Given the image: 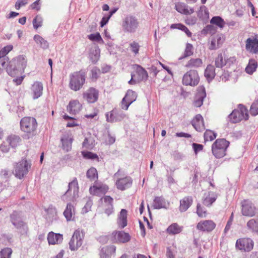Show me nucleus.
Returning <instances> with one entry per match:
<instances>
[{"mask_svg": "<svg viewBox=\"0 0 258 258\" xmlns=\"http://www.w3.org/2000/svg\"><path fill=\"white\" fill-rule=\"evenodd\" d=\"M27 62V59L24 55H19L9 61L6 67V71L10 76L15 77L20 73L24 72Z\"/></svg>", "mask_w": 258, "mask_h": 258, "instance_id": "nucleus-1", "label": "nucleus"}, {"mask_svg": "<svg viewBox=\"0 0 258 258\" xmlns=\"http://www.w3.org/2000/svg\"><path fill=\"white\" fill-rule=\"evenodd\" d=\"M140 26L138 18L132 15H128L122 19L121 28L124 33H135Z\"/></svg>", "mask_w": 258, "mask_h": 258, "instance_id": "nucleus-2", "label": "nucleus"}, {"mask_svg": "<svg viewBox=\"0 0 258 258\" xmlns=\"http://www.w3.org/2000/svg\"><path fill=\"white\" fill-rule=\"evenodd\" d=\"M20 128L29 137L35 135L37 127L36 119L32 117H24L20 121Z\"/></svg>", "mask_w": 258, "mask_h": 258, "instance_id": "nucleus-3", "label": "nucleus"}, {"mask_svg": "<svg viewBox=\"0 0 258 258\" xmlns=\"http://www.w3.org/2000/svg\"><path fill=\"white\" fill-rule=\"evenodd\" d=\"M10 221L19 233L21 235L27 234L28 227L27 223L23 220L20 213L16 211L13 212L10 215Z\"/></svg>", "mask_w": 258, "mask_h": 258, "instance_id": "nucleus-4", "label": "nucleus"}, {"mask_svg": "<svg viewBox=\"0 0 258 258\" xmlns=\"http://www.w3.org/2000/svg\"><path fill=\"white\" fill-rule=\"evenodd\" d=\"M31 167V161L22 159L20 161L15 164L13 173L16 177L21 179L27 174Z\"/></svg>", "mask_w": 258, "mask_h": 258, "instance_id": "nucleus-5", "label": "nucleus"}, {"mask_svg": "<svg viewBox=\"0 0 258 258\" xmlns=\"http://www.w3.org/2000/svg\"><path fill=\"white\" fill-rule=\"evenodd\" d=\"M248 118V110L242 104L238 105V109L234 110L232 112L228 115V119L232 123H237L242 119L247 120Z\"/></svg>", "mask_w": 258, "mask_h": 258, "instance_id": "nucleus-6", "label": "nucleus"}, {"mask_svg": "<svg viewBox=\"0 0 258 258\" xmlns=\"http://www.w3.org/2000/svg\"><path fill=\"white\" fill-rule=\"evenodd\" d=\"M85 82V76L81 72H75L70 76L69 86L70 88L75 91L79 90Z\"/></svg>", "mask_w": 258, "mask_h": 258, "instance_id": "nucleus-7", "label": "nucleus"}, {"mask_svg": "<svg viewBox=\"0 0 258 258\" xmlns=\"http://www.w3.org/2000/svg\"><path fill=\"white\" fill-rule=\"evenodd\" d=\"M69 189L62 196L61 199L64 201H74L78 197L79 187L77 179L75 178L69 183Z\"/></svg>", "mask_w": 258, "mask_h": 258, "instance_id": "nucleus-8", "label": "nucleus"}, {"mask_svg": "<svg viewBox=\"0 0 258 258\" xmlns=\"http://www.w3.org/2000/svg\"><path fill=\"white\" fill-rule=\"evenodd\" d=\"M254 247V241L249 237H241L238 238L235 243L236 249L241 252H250Z\"/></svg>", "mask_w": 258, "mask_h": 258, "instance_id": "nucleus-9", "label": "nucleus"}, {"mask_svg": "<svg viewBox=\"0 0 258 258\" xmlns=\"http://www.w3.org/2000/svg\"><path fill=\"white\" fill-rule=\"evenodd\" d=\"M84 236V233L82 231L75 230L69 242L70 250L72 251L77 250L82 245Z\"/></svg>", "mask_w": 258, "mask_h": 258, "instance_id": "nucleus-10", "label": "nucleus"}, {"mask_svg": "<svg viewBox=\"0 0 258 258\" xmlns=\"http://www.w3.org/2000/svg\"><path fill=\"white\" fill-rule=\"evenodd\" d=\"M198 73L195 70H190L185 73L182 78L183 84L186 86H195L199 82Z\"/></svg>", "mask_w": 258, "mask_h": 258, "instance_id": "nucleus-11", "label": "nucleus"}, {"mask_svg": "<svg viewBox=\"0 0 258 258\" xmlns=\"http://www.w3.org/2000/svg\"><path fill=\"white\" fill-rule=\"evenodd\" d=\"M120 175V171L118 170L114 175V177L117 178L116 181L115 185L118 189L120 190H124L130 187L132 184V179L128 176L124 177H119Z\"/></svg>", "mask_w": 258, "mask_h": 258, "instance_id": "nucleus-12", "label": "nucleus"}, {"mask_svg": "<svg viewBox=\"0 0 258 258\" xmlns=\"http://www.w3.org/2000/svg\"><path fill=\"white\" fill-rule=\"evenodd\" d=\"M113 199L111 197L105 196L100 199V208L108 216L113 212Z\"/></svg>", "mask_w": 258, "mask_h": 258, "instance_id": "nucleus-13", "label": "nucleus"}, {"mask_svg": "<svg viewBox=\"0 0 258 258\" xmlns=\"http://www.w3.org/2000/svg\"><path fill=\"white\" fill-rule=\"evenodd\" d=\"M241 213L243 216L251 217L255 215L256 208L250 201L247 200H243L241 203Z\"/></svg>", "mask_w": 258, "mask_h": 258, "instance_id": "nucleus-14", "label": "nucleus"}, {"mask_svg": "<svg viewBox=\"0 0 258 258\" xmlns=\"http://www.w3.org/2000/svg\"><path fill=\"white\" fill-rule=\"evenodd\" d=\"M216 227V224L212 220H203L199 222L197 225V230L206 233L213 231Z\"/></svg>", "mask_w": 258, "mask_h": 258, "instance_id": "nucleus-15", "label": "nucleus"}, {"mask_svg": "<svg viewBox=\"0 0 258 258\" xmlns=\"http://www.w3.org/2000/svg\"><path fill=\"white\" fill-rule=\"evenodd\" d=\"M245 49L253 54L258 53V34H254L246 40Z\"/></svg>", "mask_w": 258, "mask_h": 258, "instance_id": "nucleus-16", "label": "nucleus"}, {"mask_svg": "<svg viewBox=\"0 0 258 258\" xmlns=\"http://www.w3.org/2000/svg\"><path fill=\"white\" fill-rule=\"evenodd\" d=\"M206 97L205 87L200 86L197 88V93L195 95L193 105L196 107H200L203 104L204 99Z\"/></svg>", "mask_w": 258, "mask_h": 258, "instance_id": "nucleus-17", "label": "nucleus"}, {"mask_svg": "<svg viewBox=\"0 0 258 258\" xmlns=\"http://www.w3.org/2000/svg\"><path fill=\"white\" fill-rule=\"evenodd\" d=\"M125 116L122 111L117 109H113L106 114L107 121L111 122L120 121L124 119Z\"/></svg>", "mask_w": 258, "mask_h": 258, "instance_id": "nucleus-18", "label": "nucleus"}, {"mask_svg": "<svg viewBox=\"0 0 258 258\" xmlns=\"http://www.w3.org/2000/svg\"><path fill=\"white\" fill-rule=\"evenodd\" d=\"M12 45H8L0 50V64L1 66L6 67V62L9 60V57L6 55L13 49Z\"/></svg>", "mask_w": 258, "mask_h": 258, "instance_id": "nucleus-19", "label": "nucleus"}, {"mask_svg": "<svg viewBox=\"0 0 258 258\" xmlns=\"http://www.w3.org/2000/svg\"><path fill=\"white\" fill-rule=\"evenodd\" d=\"M180 205L179 210L181 212L186 211L192 205L193 203V198L190 196L184 197L180 200Z\"/></svg>", "mask_w": 258, "mask_h": 258, "instance_id": "nucleus-20", "label": "nucleus"}, {"mask_svg": "<svg viewBox=\"0 0 258 258\" xmlns=\"http://www.w3.org/2000/svg\"><path fill=\"white\" fill-rule=\"evenodd\" d=\"M82 108V105L77 100H73L70 101L67 106V110L72 114H76L79 113Z\"/></svg>", "mask_w": 258, "mask_h": 258, "instance_id": "nucleus-21", "label": "nucleus"}, {"mask_svg": "<svg viewBox=\"0 0 258 258\" xmlns=\"http://www.w3.org/2000/svg\"><path fill=\"white\" fill-rule=\"evenodd\" d=\"M134 69L137 75V80L138 82L145 81L148 78L147 72L139 64H135Z\"/></svg>", "mask_w": 258, "mask_h": 258, "instance_id": "nucleus-22", "label": "nucleus"}, {"mask_svg": "<svg viewBox=\"0 0 258 258\" xmlns=\"http://www.w3.org/2000/svg\"><path fill=\"white\" fill-rule=\"evenodd\" d=\"M113 235L114 239L118 242L126 243L131 239L129 234L123 231H115L113 233Z\"/></svg>", "mask_w": 258, "mask_h": 258, "instance_id": "nucleus-23", "label": "nucleus"}, {"mask_svg": "<svg viewBox=\"0 0 258 258\" xmlns=\"http://www.w3.org/2000/svg\"><path fill=\"white\" fill-rule=\"evenodd\" d=\"M63 236L59 233L50 232L47 235V240L49 244H58L62 241Z\"/></svg>", "mask_w": 258, "mask_h": 258, "instance_id": "nucleus-24", "label": "nucleus"}, {"mask_svg": "<svg viewBox=\"0 0 258 258\" xmlns=\"http://www.w3.org/2000/svg\"><path fill=\"white\" fill-rule=\"evenodd\" d=\"M31 90L33 98L36 99L40 97L42 94L43 85L40 82H35L32 85Z\"/></svg>", "mask_w": 258, "mask_h": 258, "instance_id": "nucleus-25", "label": "nucleus"}, {"mask_svg": "<svg viewBox=\"0 0 258 258\" xmlns=\"http://www.w3.org/2000/svg\"><path fill=\"white\" fill-rule=\"evenodd\" d=\"M83 97L88 103H94L97 100V91L94 88H90L84 94Z\"/></svg>", "mask_w": 258, "mask_h": 258, "instance_id": "nucleus-26", "label": "nucleus"}, {"mask_svg": "<svg viewBox=\"0 0 258 258\" xmlns=\"http://www.w3.org/2000/svg\"><path fill=\"white\" fill-rule=\"evenodd\" d=\"M192 125L198 132H202L205 130L204 119L201 114H197L195 117L192 121Z\"/></svg>", "mask_w": 258, "mask_h": 258, "instance_id": "nucleus-27", "label": "nucleus"}, {"mask_svg": "<svg viewBox=\"0 0 258 258\" xmlns=\"http://www.w3.org/2000/svg\"><path fill=\"white\" fill-rule=\"evenodd\" d=\"M127 212L125 209H121L118 215L117 223L119 228H124L127 224Z\"/></svg>", "mask_w": 258, "mask_h": 258, "instance_id": "nucleus-28", "label": "nucleus"}, {"mask_svg": "<svg viewBox=\"0 0 258 258\" xmlns=\"http://www.w3.org/2000/svg\"><path fill=\"white\" fill-rule=\"evenodd\" d=\"M175 9L178 12L184 15H190L194 12L192 8L182 3L176 4Z\"/></svg>", "mask_w": 258, "mask_h": 258, "instance_id": "nucleus-29", "label": "nucleus"}, {"mask_svg": "<svg viewBox=\"0 0 258 258\" xmlns=\"http://www.w3.org/2000/svg\"><path fill=\"white\" fill-rule=\"evenodd\" d=\"M115 252V247L113 246L103 247L100 252V258H111L112 255Z\"/></svg>", "mask_w": 258, "mask_h": 258, "instance_id": "nucleus-30", "label": "nucleus"}, {"mask_svg": "<svg viewBox=\"0 0 258 258\" xmlns=\"http://www.w3.org/2000/svg\"><path fill=\"white\" fill-rule=\"evenodd\" d=\"M183 230V227L176 223H172L166 229L167 233L169 235H176L180 233Z\"/></svg>", "mask_w": 258, "mask_h": 258, "instance_id": "nucleus-31", "label": "nucleus"}, {"mask_svg": "<svg viewBox=\"0 0 258 258\" xmlns=\"http://www.w3.org/2000/svg\"><path fill=\"white\" fill-rule=\"evenodd\" d=\"M216 75L215 69L214 67L211 64H208L204 72V76L207 81L210 82L214 78Z\"/></svg>", "mask_w": 258, "mask_h": 258, "instance_id": "nucleus-32", "label": "nucleus"}, {"mask_svg": "<svg viewBox=\"0 0 258 258\" xmlns=\"http://www.w3.org/2000/svg\"><path fill=\"white\" fill-rule=\"evenodd\" d=\"M75 214V208L71 203H68L63 214L67 221L73 220V215Z\"/></svg>", "mask_w": 258, "mask_h": 258, "instance_id": "nucleus-33", "label": "nucleus"}, {"mask_svg": "<svg viewBox=\"0 0 258 258\" xmlns=\"http://www.w3.org/2000/svg\"><path fill=\"white\" fill-rule=\"evenodd\" d=\"M228 146H213L212 152L217 158L223 157L225 155V152Z\"/></svg>", "mask_w": 258, "mask_h": 258, "instance_id": "nucleus-34", "label": "nucleus"}, {"mask_svg": "<svg viewBox=\"0 0 258 258\" xmlns=\"http://www.w3.org/2000/svg\"><path fill=\"white\" fill-rule=\"evenodd\" d=\"M217 195L214 192H209L208 195L206 196L203 200V203L204 205L206 207H209L212 204L215 202L217 199Z\"/></svg>", "mask_w": 258, "mask_h": 258, "instance_id": "nucleus-35", "label": "nucleus"}, {"mask_svg": "<svg viewBox=\"0 0 258 258\" xmlns=\"http://www.w3.org/2000/svg\"><path fill=\"white\" fill-rule=\"evenodd\" d=\"M34 40L36 43L41 48L45 49L48 48L49 46L48 42L39 35H35L34 36Z\"/></svg>", "mask_w": 258, "mask_h": 258, "instance_id": "nucleus-36", "label": "nucleus"}, {"mask_svg": "<svg viewBox=\"0 0 258 258\" xmlns=\"http://www.w3.org/2000/svg\"><path fill=\"white\" fill-rule=\"evenodd\" d=\"M203 60L199 58H191L185 65L188 68H198L203 64Z\"/></svg>", "mask_w": 258, "mask_h": 258, "instance_id": "nucleus-37", "label": "nucleus"}, {"mask_svg": "<svg viewBox=\"0 0 258 258\" xmlns=\"http://www.w3.org/2000/svg\"><path fill=\"white\" fill-rule=\"evenodd\" d=\"M140 47L141 45L136 41H133L129 43V50L133 54L134 56L139 54Z\"/></svg>", "mask_w": 258, "mask_h": 258, "instance_id": "nucleus-38", "label": "nucleus"}, {"mask_svg": "<svg viewBox=\"0 0 258 258\" xmlns=\"http://www.w3.org/2000/svg\"><path fill=\"white\" fill-rule=\"evenodd\" d=\"M257 67V63L256 61L253 59H251L249 60L248 64L245 70L247 74L251 75L256 71Z\"/></svg>", "mask_w": 258, "mask_h": 258, "instance_id": "nucleus-39", "label": "nucleus"}, {"mask_svg": "<svg viewBox=\"0 0 258 258\" xmlns=\"http://www.w3.org/2000/svg\"><path fill=\"white\" fill-rule=\"evenodd\" d=\"M248 229L252 232L257 233L258 230V220L251 219L246 224Z\"/></svg>", "mask_w": 258, "mask_h": 258, "instance_id": "nucleus-40", "label": "nucleus"}, {"mask_svg": "<svg viewBox=\"0 0 258 258\" xmlns=\"http://www.w3.org/2000/svg\"><path fill=\"white\" fill-rule=\"evenodd\" d=\"M170 28L180 30L185 32L188 37H190L191 36V33L190 32L188 29L185 25L182 24H173L170 26Z\"/></svg>", "mask_w": 258, "mask_h": 258, "instance_id": "nucleus-41", "label": "nucleus"}, {"mask_svg": "<svg viewBox=\"0 0 258 258\" xmlns=\"http://www.w3.org/2000/svg\"><path fill=\"white\" fill-rule=\"evenodd\" d=\"M7 142L10 145H16L21 142V138L16 135H11L7 138Z\"/></svg>", "mask_w": 258, "mask_h": 258, "instance_id": "nucleus-42", "label": "nucleus"}, {"mask_svg": "<svg viewBox=\"0 0 258 258\" xmlns=\"http://www.w3.org/2000/svg\"><path fill=\"white\" fill-rule=\"evenodd\" d=\"M210 23L222 28L225 24L224 20L219 16L213 17L210 20Z\"/></svg>", "mask_w": 258, "mask_h": 258, "instance_id": "nucleus-43", "label": "nucleus"}, {"mask_svg": "<svg viewBox=\"0 0 258 258\" xmlns=\"http://www.w3.org/2000/svg\"><path fill=\"white\" fill-rule=\"evenodd\" d=\"M124 97L126 98V100L130 104H132L136 100L137 94L135 91L132 90H128Z\"/></svg>", "mask_w": 258, "mask_h": 258, "instance_id": "nucleus-44", "label": "nucleus"}, {"mask_svg": "<svg viewBox=\"0 0 258 258\" xmlns=\"http://www.w3.org/2000/svg\"><path fill=\"white\" fill-rule=\"evenodd\" d=\"M205 141H212L216 138V134L211 130H206L204 133Z\"/></svg>", "mask_w": 258, "mask_h": 258, "instance_id": "nucleus-45", "label": "nucleus"}, {"mask_svg": "<svg viewBox=\"0 0 258 258\" xmlns=\"http://www.w3.org/2000/svg\"><path fill=\"white\" fill-rule=\"evenodd\" d=\"M196 213L198 216L201 218H205L208 215L207 210L202 207L200 204H198L197 205Z\"/></svg>", "mask_w": 258, "mask_h": 258, "instance_id": "nucleus-46", "label": "nucleus"}, {"mask_svg": "<svg viewBox=\"0 0 258 258\" xmlns=\"http://www.w3.org/2000/svg\"><path fill=\"white\" fill-rule=\"evenodd\" d=\"M215 64L217 68H222L225 65V59H223V57L222 54H220L216 58L215 61Z\"/></svg>", "mask_w": 258, "mask_h": 258, "instance_id": "nucleus-47", "label": "nucleus"}, {"mask_svg": "<svg viewBox=\"0 0 258 258\" xmlns=\"http://www.w3.org/2000/svg\"><path fill=\"white\" fill-rule=\"evenodd\" d=\"M12 253L11 248L6 247L0 251V258H11Z\"/></svg>", "mask_w": 258, "mask_h": 258, "instance_id": "nucleus-48", "label": "nucleus"}, {"mask_svg": "<svg viewBox=\"0 0 258 258\" xmlns=\"http://www.w3.org/2000/svg\"><path fill=\"white\" fill-rule=\"evenodd\" d=\"M193 54V46L190 43H187L183 53V56L181 58H185L191 56Z\"/></svg>", "mask_w": 258, "mask_h": 258, "instance_id": "nucleus-49", "label": "nucleus"}, {"mask_svg": "<svg viewBox=\"0 0 258 258\" xmlns=\"http://www.w3.org/2000/svg\"><path fill=\"white\" fill-rule=\"evenodd\" d=\"M86 176L90 180H93L97 176V170L94 167L90 168L87 172Z\"/></svg>", "mask_w": 258, "mask_h": 258, "instance_id": "nucleus-50", "label": "nucleus"}, {"mask_svg": "<svg viewBox=\"0 0 258 258\" xmlns=\"http://www.w3.org/2000/svg\"><path fill=\"white\" fill-rule=\"evenodd\" d=\"M43 19L40 15H37L33 20V25L35 29H37L42 26Z\"/></svg>", "mask_w": 258, "mask_h": 258, "instance_id": "nucleus-51", "label": "nucleus"}, {"mask_svg": "<svg viewBox=\"0 0 258 258\" xmlns=\"http://www.w3.org/2000/svg\"><path fill=\"white\" fill-rule=\"evenodd\" d=\"M89 56L90 60L95 64L97 61V49L95 46L90 50Z\"/></svg>", "mask_w": 258, "mask_h": 258, "instance_id": "nucleus-52", "label": "nucleus"}, {"mask_svg": "<svg viewBox=\"0 0 258 258\" xmlns=\"http://www.w3.org/2000/svg\"><path fill=\"white\" fill-rule=\"evenodd\" d=\"M73 140L72 136L68 135H64L61 139L62 145H71L73 143Z\"/></svg>", "mask_w": 258, "mask_h": 258, "instance_id": "nucleus-53", "label": "nucleus"}, {"mask_svg": "<svg viewBox=\"0 0 258 258\" xmlns=\"http://www.w3.org/2000/svg\"><path fill=\"white\" fill-rule=\"evenodd\" d=\"M217 40L221 41V37H220L219 36H217L212 39V40H211V43H210V47H209V48L210 49H212V50L215 49L219 47L218 44L216 43Z\"/></svg>", "mask_w": 258, "mask_h": 258, "instance_id": "nucleus-54", "label": "nucleus"}, {"mask_svg": "<svg viewBox=\"0 0 258 258\" xmlns=\"http://www.w3.org/2000/svg\"><path fill=\"white\" fill-rule=\"evenodd\" d=\"M83 157L87 159H95L97 158V154H93L89 151H83L81 152Z\"/></svg>", "mask_w": 258, "mask_h": 258, "instance_id": "nucleus-55", "label": "nucleus"}, {"mask_svg": "<svg viewBox=\"0 0 258 258\" xmlns=\"http://www.w3.org/2000/svg\"><path fill=\"white\" fill-rule=\"evenodd\" d=\"M250 113L253 116L258 114V102H253L250 108Z\"/></svg>", "mask_w": 258, "mask_h": 258, "instance_id": "nucleus-56", "label": "nucleus"}, {"mask_svg": "<svg viewBox=\"0 0 258 258\" xmlns=\"http://www.w3.org/2000/svg\"><path fill=\"white\" fill-rule=\"evenodd\" d=\"M109 189V187L107 185L103 184H98V194L101 193L102 194H106Z\"/></svg>", "mask_w": 258, "mask_h": 258, "instance_id": "nucleus-57", "label": "nucleus"}, {"mask_svg": "<svg viewBox=\"0 0 258 258\" xmlns=\"http://www.w3.org/2000/svg\"><path fill=\"white\" fill-rule=\"evenodd\" d=\"M63 118L66 120L67 119L71 120V121L70 122H68V123L67 124V127H74V126H77L78 125V124L74 120V118H73L72 117H70L68 115H64L63 116Z\"/></svg>", "mask_w": 258, "mask_h": 258, "instance_id": "nucleus-58", "label": "nucleus"}, {"mask_svg": "<svg viewBox=\"0 0 258 258\" xmlns=\"http://www.w3.org/2000/svg\"><path fill=\"white\" fill-rule=\"evenodd\" d=\"M110 18L111 17L107 14H104L100 22V27H103L107 24Z\"/></svg>", "mask_w": 258, "mask_h": 258, "instance_id": "nucleus-59", "label": "nucleus"}, {"mask_svg": "<svg viewBox=\"0 0 258 258\" xmlns=\"http://www.w3.org/2000/svg\"><path fill=\"white\" fill-rule=\"evenodd\" d=\"M229 142L225 139H218L213 143L212 145H229Z\"/></svg>", "mask_w": 258, "mask_h": 258, "instance_id": "nucleus-60", "label": "nucleus"}, {"mask_svg": "<svg viewBox=\"0 0 258 258\" xmlns=\"http://www.w3.org/2000/svg\"><path fill=\"white\" fill-rule=\"evenodd\" d=\"M29 0H18L15 4L16 10H19L21 7L24 6L28 4Z\"/></svg>", "mask_w": 258, "mask_h": 258, "instance_id": "nucleus-61", "label": "nucleus"}, {"mask_svg": "<svg viewBox=\"0 0 258 258\" xmlns=\"http://www.w3.org/2000/svg\"><path fill=\"white\" fill-rule=\"evenodd\" d=\"M48 214L50 215V217H54L56 215V210L52 206H49V208L46 210Z\"/></svg>", "mask_w": 258, "mask_h": 258, "instance_id": "nucleus-62", "label": "nucleus"}, {"mask_svg": "<svg viewBox=\"0 0 258 258\" xmlns=\"http://www.w3.org/2000/svg\"><path fill=\"white\" fill-rule=\"evenodd\" d=\"M236 61V58L234 56L230 57L229 58L225 59V65L230 67L234 64Z\"/></svg>", "mask_w": 258, "mask_h": 258, "instance_id": "nucleus-63", "label": "nucleus"}, {"mask_svg": "<svg viewBox=\"0 0 258 258\" xmlns=\"http://www.w3.org/2000/svg\"><path fill=\"white\" fill-rule=\"evenodd\" d=\"M131 104H130L126 100V98L124 97L121 101L120 106L122 109L126 110Z\"/></svg>", "mask_w": 258, "mask_h": 258, "instance_id": "nucleus-64", "label": "nucleus"}]
</instances>
